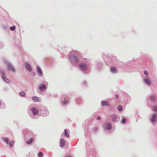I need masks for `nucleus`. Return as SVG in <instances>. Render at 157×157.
<instances>
[{
  "label": "nucleus",
  "instance_id": "1",
  "mask_svg": "<svg viewBox=\"0 0 157 157\" xmlns=\"http://www.w3.org/2000/svg\"><path fill=\"white\" fill-rule=\"evenodd\" d=\"M80 53L76 50L72 51L69 55V60L71 64L76 66L80 61Z\"/></svg>",
  "mask_w": 157,
  "mask_h": 157
},
{
  "label": "nucleus",
  "instance_id": "2",
  "mask_svg": "<svg viewBox=\"0 0 157 157\" xmlns=\"http://www.w3.org/2000/svg\"><path fill=\"white\" fill-rule=\"evenodd\" d=\"M78 68L84 72L86 74H87L89 72L88 70L89 67L87 63L85 62H82L80 63L77 66Z\"/></svg>",
  "mask_w": 157,
  "mask_h": 157
},
{
  "label": "nucleus",
  "instance_id": "3",
  "mask_svg": "<svg viewBox=\"0 0 157 157\" xmlns=\"http://www.w3.org/2000/svg\"><path fill=\"white\" fill-rule=\"evenodd\" d=\"M38 110L35 107H32L30 109L29 115L30 117L33 119H36L38 118Z\"/></svg>",
  "mask_w": 157,
  "mask_h": 157
},
{
  "label": "nucleus",
  "instance_id": "4",
  "mask_svg": "<svg viewBox=\"0 0 157 157\" xmlns=\"http://www.w3.org/2000/svg\"><path fill=\"white\" fill-rule=\"evenodd\" d=\"M25 138L26 139H29L27 140L26 143L28 144H30L34 140V137L32 132H28L25 134Z\"/></svg>",
  "mask_w": 157,
  "mask_h": 157
},
{
  "label": "nucleus",
  "instance_id": "5",
  "mask_svg": "<svg viewBox=\"0 0 157 157\" xmlns=\"http://www.w3.org/2000/svg\"><path fill=\"white\" fill-rule=\"evenodd\" d=\"M39 112L40 115L43 117H46L49 115V113L48 108L44 106L40 108Z\"/></svg>",
  "mask_w": 157,
  "mask_h": 157
},
{
  "label": "nucleus",
  "instance_id": "6",
  "mask_svg": "<svg viewBox=\"0 0 157 157\" xmlns=\"http://www.w3.org/2000/svg\"><path fill=\"white\" fill-rule=\"evenodd\" d=\"M148 101V105L149 106L151 105L153 103L155 104L157 102L156 96L155 95H152L150 96Z\"/></svg>",
  "mask_w": 157,
  "mask_h": 157
},
{
  "label": "nucleus",
  "instance_id": "7",
  "mask_svg": "<svg viewBox=\"0 0 157 157\" xmlns=\"http://www.w3.org/2000/svg\"><path fill=\"white\" fill-rule=\"evenodd\" d=\"M4 62L6 64L8 70L14 73L15 71L12 63L10 62L6 59H4Z\"/></svg>",
  "mask_w": 157,
  "mask_h": 157
},
{
  "label": "nucleus",
  "instance_id": "8",
  "mask_svg": "<svg viewBox=\"0 0 157 157\" xmlns=\"http://www.w3.org/2000/svg\"><path fill=\"white\" fill-rule=\"evenodd\" d=\"M112 127V124L109 122H105L103 125L104 130L106 132H109V131L111 129Z\"/></svg>",
  "mask_w": 157,
  "mask_h": 157
},
{
  "label": "nucleus",
  "instance_id": "9",
  "mask_svg": "<svg viewBox=\"0 0 157 157\" xmlns=\"http://www.w3.org/2000/svg\"><path fill=\"white\" fill-rule=\"evenodd\" d=\"M108 63L112 64H116L117 62V57L113 55H110L107 58Z\"/></svg>",
  "mask_w": 157,
  "mask_h": 157
},
{
  "label": "nucleus",
  "instance_id": "10",
  "mask_svg": "<svg viewBox=\"0 0 157 157\" xmlns=\"http://www.w3.org/2000/svg\"><path fill=\"white\" fill-rule=\"evenodd\" d=\"M86 145L87 147V151L88 153L90 152V149L92 150V151H93L94 150V146L91 143L90 140H88V141H86Z\"/></svg>",
  "mask_w": 157,
  "mask_h": 157
},
{
  "label": "nucleus",
  "instance_id": "11",
  "mask_svg": "<svg viewBox=\"0 0 157 157\" xmlns=\"http://www.w3.org/2000/svg\"><path fill=\"white\" fill-rule=\"evenodd\" d=\"M103 63L102 62L100 61H97L95 63V67L98 71L102 70L103 67Z\"/></svg>",
  "mask_w": 157,
  "mask_h": 157
},
{
  "label": "nucleus",
  "instance_id": "12",
  "mask_svg": "<svg viewBox=\"0 0 157 157\" xmlns=\"http://www.w3.org/2000/svg\"><path fill=\"white\" fill-rule=\"evenodd\" d=\"M48 84L47 82H45V84L43 83L40 84L38 86V89L41 92L44 91L47 89V86L48 85Z\"/></svg>",
  "mask_w": 157,
  "mask_h": 157
},
{
  "label": "nucleus",
  "instance_id": "13",
  "mask_svg": "<svg viewBox=\"0 0 157 157\" xmlns=\"http://www.w3.org/2000/svg\"><path fill=\"white\" fill-rule=\"evenodd\" d=\"M0 75L4 81L7 83H10L9 80L5 77L6 74L3 70H0Z\"/></svg>",
  "mask_w": 157,
  "mask_h": 157
},
{
  "label": "nucleus",
  "instance_id": "14",
  "mask_svg": "<svg viewBox=\"0 0 157 157\" xmlns=\"http://www.w3.org/2000/svg\"><path fill=\"white\" fill-rule=\"evenodd\" d=\"M112 121L113 122H118L119 121L118 117L116 114H113L110 116Z\"/></svg>",
  "mask_w": 157,
  "mask_h": 157
},
{
  "label": "nucleus",
  "instance_id": "15",
  "mask_svg": "<svg viewBox=\"0 0 157 157\" xmlns=\"http://www.w3.org/2000/svg\"><path fill=\"white\" fill-rule=\"evenodd\" d=\"M157 120V114L154 113L152 115L150 118V121L152 124L155 122Z\"/></svg>",
  "mask_w": 157,
  "mask_h": 157
},
{
  "label": "nucleus",
  "instance_id": "16",
  "mask_svg": "<svg viewBox=\"0 0 157 157\" xmlns=\"http://www.w3.org/2000/svg\"><path fill=\"white\" fill-rule=\"evenodd\" d=\"M24 66L26 69L29 72H31L32 71V68L30 64L27 62L25 63Z\"/></svg>",
  "mask_w": 157,
  "mask_h": 157
},
{
  "label": "nucleus",
  "instance_id": "17",
  "mask_svg": "<svg viewBox=\"0 0 157 157\" xmlns=\"http://www.w3.org/2000/svg\"><path fill=\"white\" fill-rule=\"evenodd\" d=\"M110 71L113 74H116L117 73V68L114 66H111L110 67Z\"/></svg>",
  "mask_w": 157,
  "mask_h": 157
},
{
  "label": "nucleus",
  "instance_id": "18",
  "mask_svg": "<svg viewBox=\"0 0 157 157\" xmlns=\"http://www.w3.org/2000/svg\"><path fill=\"white\" fill-rule=\"evenodd\" d=\"M37 71L38 75L40 76L41 77L43 75V73L40 68L38 66L37 67Z\"/></svg>",
  "mask_w": 157,
  "mask_h": 157
},
{
  "label": "nucleus",
  "instance_id": "19",
  "mask_svg": "<svg viewBox=\"0 0 157 157\" xmlns=\"http://www.w3.org/2000/svg\"><path fill=\"white\" fill-rule=\"evenodd\" d=\"M138 69L135 67H131L127 68V70L129 71L130 72H132L136 71Z\"/></svg>",
  "mask_w": 157,
  "mask_h": 157
},
{
  "label": "nucleus",
  "instance_id": "20",
  "mask_svg": "<svg viewBox=\"0 0 157 157\" xmlns=\"http://www.w3.org/2000/svg\"><path fill=\"white\" fill-rule=\"evenodd\" d=\"M6 107L5 103L0 99V109H4Z\"/></svg>",
  "mask_w": 157,
  "mask_h": 157
},
{
  "label": "nucleus",
  "instance_id": "21",
  "mask_svg": "<svg viewBox=\"0 0 157 157\" xmlns=\"http://www.w3.org/2000/svg\"><path fill=\"white\" fill-rule=\"evenodd\" d=\"M61 101L62 105H66L68 104L69 102V100L66 98H64L63 100L62 99L61 100Z\"/></svg>",
  "mask_w": 157,
  "mask_h": 157
},
{
  "label": "nucleus",
  "instance_id": "22",
  "mask_svg": "<svg viewBox=\"0 0 157 157\" xmlns=\"http://www.w3.org/2000/svg\"><path fill=\"white\" fill-rule=\"evenodd\" d=\"M32 99L35 102H40V98L35 96L32 97Z\"/></svg>",
  "mask_w": 157,
  "mask_h": 157
},
{
  "label": "nucleus",
  "instance_id": "23",
  "mask_svg": "<svg viewBox=\"0 0 157 157\" xmlns=\"http://www.w3.org/2000/svg\"><path fill=\"white\" fill-rule=\"evenodd\" d=\"M144 82L147 85L149 86L151 83V82L150 80L147 78H144L143 79Z\"/></svg>",
  "mask_w": 157,
  "mask_h": 157
},
{
  "label": "nucleus",
  "instance_id": "24",
  "mask_svg": "<svg viewBox=\"0 0 157 157\" xmlns=\"http://www.w3.org/2000/svg\"><path fill=\"white\" fill-rule=\"evenodd\" d=\"M123 66H124L123 67H126L127 69L128 68L130 67L131 64L130 62H128L123 63Z\"/></svg>",
  "mask_w": 157,
  "mask_h": 157
},
{
  "label": "nucleus",
  "instance_id": "25",
  "mask_svg": "<svg viewBox=\"0 0 157 157\" xmlns=\"http://www.w3.org/2000/svg\"><path fill=\"white\" fill-rule=\"evenodd\" d=\"M75 101L76 103L78 104H81L82 102V99L79 97H77L75 99Z\"/></svg>",
  "mask_w": 157,
  "mask_h": 157
},
{
  "label": "nucleus",
  "instance_id": "26",
  "mask_svg": "<svg viewBox=\"0 0 157 157\" xmlns=\"http://www.w3.org/2000/svg\"><path fill=\"white\" fill-rule=\"evenodd\" d=\"M69 130L67 129H65L63 133L64 134V136L66 138H69V135L68 133V132H69Z\"/></svg>",
  "mask_w": 157,
  "mask_h": 157
},
{
  "label": "nucleus",
  "instance_id": "27",
  "mask_svg": "<svg viewBox=\"0 0 157 157\" xmlns=\"http://www.w3.org/2000/svg\"><path fill=\"white\" fill-rule=\"evenodd\" d=\"M60 146L61 147H63L65 144V140L63 138H61L60 140Z\"/></svg>",
  "mask_w": 157,
  "mask_h": 157
},
{
  "label": "nucleus",
  "instance_id": "28",
  "mask_svg": "<svg viewBox=\"0 0 157 157\" xmlns=\"http://www.w3.org/2000/svg\"><path fill=\"white\" fill-rule=\"evenodd\" d=\"M101 103L102 105V106L105 107L106 106H109V105L108 104V102L107 101H101Z\"/></svg>",
  "mask_w": 157,
  "mask_h": 157
},
{
  "label": "nucleus",
  "instance_id": "29",
  "mask_svg": "<svg viewBox=\"0 0 157 157\" xmlns=\"http://www.w3.org/2000/svg\"><path fill=\"white\" fill-rule=\"evenodd\" d=\"M156 103V104L152 105L153 107L152 109V110L155 112H157V102Z\"/></svg>",
  "mask_w": 157,
  "mask_h": 157
},
{
  "label": "nucleus",
  "instance_id": "30",
  "mask_svg": "<svg viewBox=\"0 0 157 157\" xmlns=\"http://www.w3.org/2000/svg\"><path fill=\"white\" fill-rule=\"evenodd\" d=\"M2 140L6 142L7 144H8V142L9 141V139L8 138L3 137L2 138Z\"/></svg>",
  "mask_w": 157,
  "mask_h": 157
},
{
  "label": "nucleus",
  "instance_id": "31",
  "mask_svg": "<svg viewBox=\"0 0 157 157\" xmlns=\"http://www.w3.org/2000/svg\"><path fill=\"white\" fill-rule=\"evenodd\" d=\"M121 122L123 124H124L126 122V119L124 116H122V117Z\"/></svg>",
  "mask_w": 157,
  "mask_h": 157
},
{
  "label": "nucleus",
  "instance_id": "32",
  "mask_svg": "<svg viewBox=\"0 0 157 157\" xmlns=\"http://www.w3.org/2000/svg\"><path fill=\"white\" fill-rule=\"evenodd\" d=\"M19 95L22 97H24L25 96V94L24 92L21 91L19 93Z\"/></svg>",
  "mask_w": 157,
  "mask_h": 157
},
{
  "label": "nucleus",
  "instance_id": "33",
  "mask_svg": "<svg viewBox=\"0 0 157 157\" xmlns=\"http://www.w3.org/2000/svg\"><path fill=\"white\" fill-rule=\"evenodd\" d=\"M13 141H10L9 142V141L8 142V144H9V146L10 147H13Z\"/></svg>",
  "mask_w": 157,
  "mask_h": 157
},
{
  "label": "nucleus",
  "instance_id": "34",
  "mask_svg": "<svg viewBox=\"0 0 157 157\" xmlns=\"http://www.w3.org/2000/svg\"><path fill=\"white\" fill-rule=\"evenodd\" d=\"M82 84L84 86H86L87 85V84H88L86 80H84L83 81V82H82Z\"/></svg>",
  "mask_w": 157,
  "mask_h": 157
},
{
  "label": "nucleus",
  "instance_id": "35",
  "mask_svg": "<svg viewBox=\"0 0 157 157\" xmlns=\"http://www.w3.org/2000/svg\"><path fill=\"white\" fill-rule=\"evenodd\" d=\"M117 109L119 111H121L122 110V106L119 105L117 107Z\"/></svg>",
  "mask_w": 157,
  "mask_h": 157
},
{
  "label": "nucleus",
  "instance_id": "36",
  "mask_svg": "<svg viewBox=\"0 0 157 157\" xmlns=\"http://www.w3.org/2000/svg\"><path fill=\"white\" fill-rule=\"evenodd\" d=\"M15 29H16V26L15 25H13V26H11L10 28V30L12 31H14V30H15Z\"/></svg>",
  "mask_w": 157,
  "mask_h": 157
},
{
  "label": "nucleus",
  "instance_id": "37",
  "mask_svg": "<svg viewBox=\"0 0 157 157\" xmlns=\"http://www.w3.org/2000/svg\"><path fill=\"white\" fill-rule=\"evenodd\" d=\"M44 154L43 153L41 152H39L38 154V156L39 157H42L43 156Z\"/></svg>",
  "mask_w": 157,
  "mask_h": 157
},
{
  "label": "nucleus",
  "instance_id": "38",
  "mask_svg": "<svg viewBox=\"0 0 157 157\" xmlns=\"http://www.w3.org/2000/svg\"><path fill=\"white\" fill-rule=\"evenodd\" d=\"M98 130V127L97 126H95L94 128L93 131L94 132H96Z\"/></svg>",
  "mask_w": 157,
  "mask_h": 157
},
{
  "label": "nucleus",
  "instance_id": "39",
  "mask_svg": "<svg viewBox=\"0 0 157 157\" xmlns=\"http://www.w3.org/2000/svg\"><path fill=\"white\" fill-rule=\"evenodd\" d=\"M144 75H146L147 76V78H148V77L147 76L148 72L147 71H146V70L144 71Z\"/></svg>",
  "mask_w": 157,
  "mask_h": 157
},
{
  "label": "nucleus",
  "instance_id": "40",
  "mask_svg": "<svg viewBox=\"0 0 157 157\" xmlns=\"http://www.w3.org/2000/svg\"><path fill=\"white\" fill-rule=\"evenodd\" d=\"M85 135L86 137H88L89 136H90V133H88L87 132H86Z\"/></svg>",
  "mask_w": 157,
  "mask_h": 157
},
{
  "label": "nucleus",
  "instance_id": "41",
  "mask_svg": "<svg viewBox=\"0 0 157 157\" xmlns=\"http://www.w3.org/2000/svg\"><path fill=\"white\" fill-rule=\"evenodd\" d=\"M102 58H103V59H104V58H105V54L104 53H102Z\"/></svg>",
  "mask_w": 157,
  "mask_h": 157
},
{
  "label": "nucleus",
  "instance_id": "42",
  "mask_svg": "<svg viewBox=\"0 0 157 157\" xmlns=\"http://www.w3.org/2000/svg\"><path fill=\"white\" fill-rule=\"evenodd\" d=\"M36 75V74L35 72H33L32 74V76H35Z\"/></svg>",
  "mask_w": 157,
  "mask_h": 157
},
{
  "label": "nucleus",
  "instance_id": "43",
  "mask_svg": "<svg viewBox=\"0 0 157 157\" xmlns=\"http://www.w3.org/2000/svg\"><path fill=\"white\" fill-rule=\"evenodd\" d=\"M64 157H72L70 155H65Z\"/></svg>",
  "mask_w": 157,
  "mask_h": 157
},
{
  "label": "nucleus",
  "instance_id": "44",
  "mask_svg": "<svg viewBox=\"0 0 157 157\" xmlns=\"http://www.w3.org/2000/svg\"><path fill=\"white\" fill-rule=\"evenodd\" d=\"M101 119V117L100 116H98L96 119L97 120H99Z\"/></svg>",
  "mask_w": 157,
  "mask_h": 157
},
{
  "label": "nucleus",
  "instance_id": "45",
  "mask_svg": "<svg viewBox=\"0 0 157 157\" xmlns=\"http://www.w3.org/2000/svg\"><path fill=\"white\" fill-rule=\"evenodd\" d=\"M116 97L117 99H118V94H116Z\"/></svg>",
  "mask_w": 157,
  "mask_h": 157
},
{
  "label": "nucleus",
  "instance_id": "46",
  "mask_svg": "<svg viewBox=\"0 0 157 157\" xmlns=\"http://www.w3.org/2000/svg\"><path fill=\"white\" fill-rule=\"evenodd\" d=\"M137 118H141V117H140V115H139L137 116Z\"/></svg>",
  "mask_w": 157,
  "mask_h": 157
}]
</instances>
